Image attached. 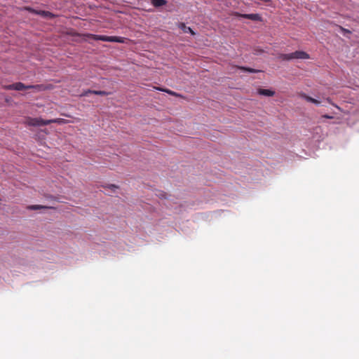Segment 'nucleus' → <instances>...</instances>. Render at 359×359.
Here are the masks:
<instances>
[{
  "label": "nucleus",
  "mask_w": 359,
  "mask_h": 359,
  "mask_svg": "<svg viewBox=\"0 0 359 359\" xmlns=\"http://www.w3.org/2000/svg\"><path fill=\"white\" fill-rule=\"evenodd\" d=\"M88 39H93L95 41H109V42H117L124 43L126 39L121 36H108L104 35H96L92 34H88L85 35Z\"/></svg>",
  "instance_id": "obj_1"
},
{
  "label": "nucleus",
  "mask_w": 359,
  "mask_h": 359,
  "mask_svg": "<svg viewBox=\"0 0 359 359\" xmlns=\"http://www.w3.org/2000/svg\"><path fill=\"white\" fill-rule=\"evenodd\" d=\"M63 119L57 118V119H51V120H43L41 118H29L27 120V123L29 126H47L52 123H62Z\"/></svg>",
  "instance_id": "obj_2"
},
{
  "label": "nucleus",
  "mask_w": 359,
  "mask_h": 359,
  "mask_svg": "<svg viewBox=\"0 0 359 359\" xmlns=\"http://www.w3.org/2000/svg\"><path fill=\"white\" fill-rule=\"evenodd\" d=\"M280 58L283 60H290L293 59H309V55L304 51L297 50L289 54H281Z\"/></svg>",
  "instance_id": "obj_3"
},
{
  "label": "nucleus",
  "mask_w": 359,
  "mask_h": 359,
  "mask_svg": "<svg viewBox=\"0 0 359 359\" xmlns=\"http://www.w3.org/2000/svg\"><path fill=\"white\" fill-rule=\"evenodd\" d=\"M4 88L6 90H23L29 89V86H26L21 82H18L11 85L5 86Z\"/></svg>",
  "instance_id": "obj_4"
},
{
  "label": "nucleus",
  "mask_w": 359,
  "mask_h": 359,
  "mask_svg": "<svg viewBox=\"0 0 359 359\" xmlns=\"http://www.w3.org/2000/svg\"><path fill=\"white\" fill-rule=\"evenodd\" d=\"M94 94L97 95H110L111 93L107 92L104 90H88L85 92H83L81 95V96H87L88 94Z\"/></svg>",
  "instance_id": "obj_5"
},
{
  "label": "nucleus",
  "mask_w": 359,
  "mask_h": 359,
  "mask_svg": "<svg viewBox=\"0 0 359 359\" xmlns=\"http://www.w3.org/2000/svg\"><path fill=\"white\" fill-rule=\"evenodd\" d=\"M32 11L38 15H40L41 16L46 18H54L55 17V15L53 13L49 12V11Z\"/></svg>",
  "instance_id": "obj_6"
},
{
  "label": "nucleus",
  "mask_w": 359,
  "mask_h": 359,
  "mask_svg": "<svg viewBox=\"0 0 359 359\" xmlns=\"http://www.w3.org/2000/svg\"><path fill=\"white\" fill-rule=\"evenodd\" d=\"M178 27L182 30L184 33H190L191 35H195V32L189 27L186 26L184 22L178 24Z\"/></svg>",
  "instance_id": "obj_7"
},
{
  "label": "nucleus",
  "mask_w": 359,
  "mask_h": 359,
  "mask_svg": "<svg viewBox=\"0 0 359 359\" xmlns=\"http://www.w3.org/2000/svg\"><path fill=\"white\" fill-rule=\"evenodd\" d=\"M258 93L261 95H264V96H268V97H271L275 95V92L273 90H269V89H262V88H259L258 90Z\"/></svg>",
  "instance_id": "obj_8"
},
{
  "label": "nucleus",
  "mask_w": 359,
  "mask_h": 359,
  "mask_svg": "<svg viewBox=\"0 0 359 359\" xmlns=\"http://www.w3.org/2000/svg\"><path fill=\"white\" fill-rule=\"evenodd\" d=\"M299 95L302 98L305 99L307 102H312V103H313L315 104H317V105L320 104V101H318V100L314 99V98L307 95L306 94H305L304 93H300Z\"/></svg>",
  "instance_id": "obj_9"
},
{
  "label": "nucleus",
  "mask_w": 359,
  "mask_h": 359,
  "mask_svg": "<svg viewBox=\"0 0 359 359\" xmlns=\"http://www.w3.org/2000/svg\"><path fill=\"white\" fill-rule=\"evenodd\" d=\"M29 89H34L36 91H43L47 89V87L43 84H37V85H29Z\"/></svg>",
  "instance_id": "obj_10"
},
{
  "label": "nucleus",
  "mask_w": 359,
  "mask_h": 359,
  "mask_svg": "<svg viewBox=\"0 0 359 359\" xmlns=\"http://www.w3.org/2000/svg\"><path fill=\"white\" fill-rule=\"evenodd\" d=\"M151 4L155 7H160L162 6H164L167 4V1L165 0H151Z\"/></svg>",
  "instance_id": "obj_11"
},
{
  "label": "nucleus",
  "mask_w": 359,
  "mask_h": 359,
  "mask_svg": "<svg viewBox=\"0 0 359 359\" xmlns=\"http://www.w3.org/2000/svg\"><path fill=\"white\" fill-rule=\"evenodd\" d=\"M156 89L158 90L167 93L168 94L173 95V96H176V97L180 96L179 94H177V93H175L174 91H172V90H169V89H165V88H156Z\"/></svg>",
  "instance_id": "obj_12"
},
{
  "label": "nucleus",
  "mask_w": 359,
  "mask_h": 359,
  "mask_svg": "<svg viewBox=\"0 0 359 359\" xmlns=\"http://www.w3.org/2000/svg\"><path fill=\"white\" fill-rule=\"evenodd\" d=\"M27 208L29 210H36L46 209V208H50L47 207V206L40 205H32L28 206Z\"/></svg>",
  "instance_id": "obj_13"
},
{
  "label": "nucleus",
  "mask_w": 359,
  "mask_h": 359,
  "mask_svg": "<svg viewBox=\"0 0 359 359\" xmlns=\"http://www.w3.org/2000/svg\"><path fill=\"white\" fill-rule=\"evenodd\" d=\"M241 69L244 70V71L250 72V73H255V72H259V70H257V69H252V68H249V67H241Z\"/></svg>",
  "instance_id": "obj_14"
},
{
  "label": "nucleus",
  "mask_w": 359,
  "mask_h": 359,
  "mask_svg": "<svg viewBox=\"0 0 359 359\" xmlns=\"http://www.w3.org/2000/svg\"><path fill=\"white\" fill-rule=\"evenodd\" d=\"M245 17L248 19H251V20H256L257 18V15L256 14H250V15H246Z\"/></svg>",
  "instance_id": "obj_15"
},
{
  "label": "nucleus",
  "mask_w": 359,
  "mask_h": 359,
  "mask_svg": "<svg viewBox=\"0 0 359 359\" xmlns=\"http://www.w3.org/2000/svg\"><path fill=\"white\" fill-rule=\"evenodd\" d=\"M340 27V29H342V30H343V32H347V33H350V31H349V30L346 29H344V28H342L341 27Z\"/></svg>",
  "instance_id": "obj_16"
},
{
  "label": "nucleus",
  "mask_w": 359,
  "mask_h": 359,
  "mask_svg": "<svg viewBox=\"0 0 359 359\" xmlns=\"http://www.w3.org/2000/svg\"><path fill=\"white\" fill-rule=\"evenodd\" d=\"M110 188H111V189H118V187H117V186H116V185H114V184H111V185H110Z\"/></svg>",
  "instance_id": "obj_17"
},
{
  "label": "nucleus",
  "mask_w": 359,
  "mask_h": 359,
  "mask_svg": "<svg viewBox=\"0 0 359 359\" xmlns=\"http://www.w3.org/2000/svg\"><path fill=\"white\" fill-rule=\"evenodd\" d=\"M323 117L326 118H332V116H329V115H323Z\"/></svg>",
  "instance_id": "obj_18"
},
{
  "label": "nucleus",
  "mask_w": 359,
  "mask_h": 359,
  "mask_svg": "<svg viewBox=\"0 0 359 359\" xmlns=\"http://www.w3.org/2000/svg\"><path fill=\"white\" fill-rule=\"evenodd\" d=\"M327 101L329 103H330V104H333V105H334V104L332 102V101H331V100H330V98H327Z\"/></svg>",
  "instance_id": "obj_19"
}]
</instances>
